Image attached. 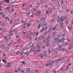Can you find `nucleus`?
Returning a JSON list of instances; mask_svg holds the SVG:
<instances>
[{"label": "nucleus", "instance_id": "obj_1", "mask_svg": "<svg viewBox=\"0 0 73 73\" xmlns=\"http://www.w3.org/2000/svg\"><path fill=\"white\" fill-rule=\"evenodd\" d=\"M62 39L61 40H59L58 41V38L57 37V38H55V41L58 42H61V41L62 42H63L64 41H62Z\"/></svg>", "mask_w": 73, "mask_h": 73}, {"label": "nucleus", "instance_id": "obj_2", "mask_svg": "<svg viewBox=\"0 0 73 73\" xmlns=\"http://www.w3.org/2000/svg\"><path fill=\"white\" fill-rule=\"evenodd\" d=\"M25 54L23 53V52H22L21 53V57H24L25 56Z\"/></svg>", "mask_w": 73, "mask_h": 73}, {"label": "nucleus", "instance_id": "obj_3", "mask_svg": "<svg viewBox=\"0 0 73 73\" xmlns=\"http://www.w3.org/2000/svg\"><path fill=\"white\" fill-rule=\"evenodd\" d=\"M54 63V61H49V64H50V66H52V64Z\"/></svg>", "mask_w": 73, "mask_h": 73}, {"label": "nucleus", "instance_id": "obj_4", "mask_svg": "<svg viewBox=\"0 0 73 73\" xmlns=\"http://www.w3.org/2000/svg\"><path fill=\"white\" fill-rule=\"evenodd\" d=\"M48 32H49V33H50L51 32V29H50V30H49L47 32L45 33L44 34V35H46Z\"/></svg>", "mask_w": 73, "mask_h": 73}, {"label": "nucleus", "instance_id": "obj_5", "mask_svg": "<svg viewBox=\"0 0 73 73\" xmlns=\"http://www.w3.org/2000/svg\"><path fill=\"white\" fill-rule=\"evenodd\" d=\"M61 35H62V33H59V35H57V38L58 37V38L59 37V36H61Z\"/></svg>", "mask_w": 73, "mask_h": 73}, {"label": "nucleus", "instance_id": "obj_6", "mask_svg": "<svg viewBox=\"0 0 73 73\" xmlns=\"http://www.w3.org/2000/svg\"><path fill=\"white\" fill-rule=\"evenodd\" d=\"M65 9L66 10V12H68L69 11V10L68 9L67 7H65Z\"/></svg>", "mask_w": 73, "mask_h": 73}, {"label": "nucleus", "instance_id": "obj_7", "mask_svg": "<svg viewBox=\"0 0 73 73\" xmlns=\"http://www.w3.org/2000/svg\"><path fill=\"white\" fill-rule=\"evenodd\" d=\"M9 5H10V6H12V8L14 6V5H13V3H11Z\"/></svg>", "mask_w": 73, "mask_h": 73}, {"label": "nucleus", "instance_id": "obj_8", "mask_svg": "<svg viewBox=\"0 0 73 73\" xmlns=\"http://www.w3.org/2000/svg\"><path fill=\"white\" fill-rule=\"evenodd\" d=\"M40 46H39L38 47V49L37 50V51L38 52H39L40 51Z\"/></svg>", "mask_w": 73, "mask_h": 73}, {"label": "nucleus", "instance_id": "obj_9", "mask_svg": "<svg viewBox=\"0 0 73 73\" xmlns=\"http://www.w3.org/2000/svg\"><path fill=\"white\" fill-rule=\"evenodd\" d=\"M59 49L60 50H62V48H61V46H59Z\"/></svg>", "mask_w": 73, "mask_h": 73}, {"label": "nucleus", "instance_id": "obj_10", "mask_svg": "<svg viewBox=\"0 0 73 73\" xmlns=\"http://www.w3.org/2000/svg\"><path fill=\"white\" fill-rule=\"evenodd\" d=\"M61 21H62V22L63 20H64V17H61Z\"/></svg>", "mask_w": 73, "mask_h": 73}, {"label": "nucleus", "instance_id": "obj_11", "mask_svg": "<svg viewBox=\"0 0 73 73\" xmlns=\"http://www.w3.org/2000/svg\"><path fill=\"white\" fill-rule=\"evenodd\" d=\"M10 65H11V64L10 63L8 64L7 65H6V67H7V68H9V66H10Z\"/></svg>", "mask_w": 73, "mask_h": 73}, {"label": "nucleus", "instance_id": "obj_12", "mask_svg": "<svg viewBox=\"0 0 73 73\" xmlns=\"http://www.w3.org/2000/svg\"><path fill=\"white\" fill-rule=\"evenodd\" d=\"M50 34H49L48 35V37L47 38V40H48L50 38Z\"/></svg>", "mask_w": 73, "mask_h": 73}, {"label": "nucleus", "instance_id": "obj_13", "mask_svg": "<svg viewBox=\"0 0 73 73\" xmlns=\"http://www.w3.org/2000/svg\"><path fill=\"white\" fill-rule=\"evenodd\" d=\"M49 42H50V41L48 40L46 42V44H49Z\"/></svg>", "mask_w": 73, "mask_h": 73}, {"label": "nucleus", "instance_id": "obj_14", "mask_svg": "<svg viewBox=\"0 0 73 73\" xmlns=\"http://www.w3.org/2000/svg\"><path fill=\"white\" fill-rule=\"evenodd\" d=\"M61 20V19L60 18H59V16H58V22H60V21Z\"/></svg>", "mask_w": 73, "mask_h": 73}, {"label": "nucleus", "instance_id": "obj_15", "mask_svg": "<svg viewBox=\"0 0 73 73\" xmlns=\"http://www.w3.org/2000/svg\"><path fill=\"white\" fill-rule=\"evenodd\" d=\"M61 60H62V59H59V60H57V59H56V62H57V61H61Z\"/></svg>", "mask_w": 73, "mask_h": 73}, {"label": "nucleus", "instance_id": "obj_16", "mask_svg": "<svg viewBox=\"0 0 73 73\" xmlns=\"http://www.w3.org/2000/svg\"><path fill=\"white\" fill-rule=\"evenodd\" d=\"M32 45H33V44H32V43H31L30 44V48H31L32 46Z\"/></svg>", "mask_w": 73, "mask_h": 73}, {"label": "nucleus", "instance_id": "obj_17", "mask_svg": "<svg viewBox=\"0 0 73 73\" xmlns=\"http://www.w3.org/2000/svg\"><path fill=\"white\" fill-rule=\"evenodd\" d=\"M2 61L3 62H4L5 64L7 62V61H6V60H3Z\"/></svg>", "mask_w": 73, "mask_h": 73}, {"label": "nucleus", "instance_id": "obj_18", "mask_svg": "<svg viewBox=\"0 0 73 73\" xmlns=\"http://www.w3.org/2000/svg\"><path fill=\"white\" fill-rule=\"evenodd\" d=\"M62 1H61V4H64V1L63 0H61Z\"/></svg>", "mask_w": 73, "mask_h": 73}, {"label": "nucleus", "instance_id": "obj_19", "mask_svg": "<svg viewBox=\"0 0 73 73\" xmlns=\"http://www.w3.org/2000/svg\"><path fill=\"white\" fill-rule=\"evenodd\" d=\"M49 11L50 12H52V9H50V8H49Z\"/></svg>", "mask_w": 73, "mask_h": 73}, {"label": "nucleus", "instance_id": "obj_20", "mask_svg": "<svg viewBox=\"0 0 73 73\" xmlns=\"http://www.w3.org/2000/svg\"><path fill=\"white\" fill-rule=\"evenodd\" d=\"M21 62H22L23 65H25V62L21 61Z\"/></svg>", "mask_w": 73, "mask_h": 73}, {"label": "nucleus", "instance_id": "obj_21", "mask_svg": "<svg viewBox=\"0 0 73 73\" xmlns=\"http://www.w3.org/2000/svg\"><path fill=\"white\" fill-rule=\"evenodd\" d=\"M49 65L50 66V64H49V63L48 64H45V66H49Z\"/></svg>", "mask_w": 73, "mask_h": 73}, {"label": "nucleus", "instance_id": "obj_22", "mask_svg": "<svg viewBox=\"0 0 73 73\" xmlns=\"http://www.w3.org/2000/svg\"><path fill=\"white\" fill-rule=\"evenodd\" d=\"M72 48H73V47H72V46H71V45H70V47L69 48V49L70 50V49H72Z\"/></svg>", "mask_w": 73, "mask_h": 73}, {"label": "nucleus", "instance_id": "obj_23", "mask_svg": "<svg viewBox=\"0 0 73 73\" xmlns=\"http://www.w3.org/2000/svg\"><path fill=\"white\" fill-rule=\"evenodd\" d=\"M52 45H55V42H52Z\"/></svg>", "mask_w": 73, "mask_h": 73}, {"label": "nucleus", "instance_id": "obj_24", "mask_svg": "<svg viewBox=\"0 0 73 73\" xmlns=\"http://www.w3.org/2000/svg\"><path fill=\"white\" fill-rule=\"evenodd\" d=\"M40 25H41V24H39L38 26V29H39V28H40Z\"/></svg>", "mask_w": 73, "mask_h": 73}, {"label": "nucleus", "instance_id": "obj_25", "mask_svg": "<svg viewBox=\"0 0 73 73\" xmlns=\"http://www.w3.org/2000/svg\"><path fill=\"white\" fill-rule=\"evenodd\" d=\"M27 70L28 71H30V70H31V69H30V68H27Z\"/></svg>", "mask_w": 73, "mask_h": 73}, {"label": "nucleus", "instance_id": "obj_26", "mask_svg": "<svg viewBox=\"0 0 73 73\" xmlns=\"http://www.w3.org/2000/svg\"><path fill=\"white\" fill-rule=\"evenodd\" d=\"M51 29H53L54 31V30H55V27H54V28H52V27H51Z\"/></svg>", "mask_w": 73, "mask_h": 73}, {"label": "nucleus", "instance_id": "obj_27", "mask_svg": "<svg viewBox=\"0 0 73 73\" xmlns=\"http://www.w3.org/2000/svg\"><path fill=\"white\" fill-rule=\"evenodd\" d=\"M53 17H55V13H54L53 14Z\"/></svg>", "mask_w": 73, "mask_h": 73}, {"label": "nucleus", "instance_id": "obj_28", "mask_svg": "<svg viewBox=\"0 0 73 73\" xmlns=\"http://www.w3.org/2000/svg\"><path fill=\"white\" fill-rule=\"evenodd\" d=\"M45 25V23H42V27H43L44 25Z\"/></svg>", "mask_w": 73, "mask_h": 73}, {"label": "nucleus", "instance_id": "obj_29", "mask_svg": "<svg viewBox=\"0 0 73 73\" xmlns=\"http://www.w3.org/2000/svg\"><path fill=\"white\" fill-rule=\"evenodd\" d=\"M26 14H27V15H29V14H30L31 13L29 12L28 11L27 13H26Z\"/></svg>", "mask_w": 73, "mask_h": 73}, {"label": "nucleus", "instance_id": "obj_30", "mask_svg": "<svg viewBox=\"0 0 73 73\" xmlns=\"http://www.w3.org/2000/svg\"><path fill=\"white\" fill-rule=\"evenodd\" d=\"M6 2L7 3H9V1L8 0L6 1Z\"/></svg>", "mask_w": 73, "mask_h": 73}, {"label": "nucleus", "instance_id": "obj_31", "mask_svg": "<svg viewBox=\"0 0 73 73\" xmlns=\"http://www.w3.org/2000/svg\"><path fill=\"white\" fill-rule=\"evenodd\" d=\"M42 38V37H40L39 38H38V40H40Z\"/></svg>", "mask_w": 73, "mask_h": 73}, {"label": "nucleus", "instance_id": "obj_32", "mask_svg": "<svg viewBox=\"0 0 73 73\" xmlns=\"http://www.w3.org/2000/svg\"><path fill=\"white\" fill-rule=\"evenodd\" d=\"M40 2L41 3H44V1L42 0H41V1H40Z\"/></svg>", "mask_w": 73, "mask_h": 73}, {"label": "nucleus", "instance_id": "obj_33", "mask_svg": "<svg viewBox=\"0 0 73 73\" xmlns=\"http://www.w3.org/2000/svg\"><path fill=\"white\" fill-rule=\"evenodd\" d=\"M27 23H28V22H27V21H26L25 22V25H27Z\"/></svg>", "mask_w": 73, "mask_h": 73}, {"label": "nucleus", "instance_id": "obj_34", "mask_svg": "<svg viewBox=\"0 0 73 73\" xmlns=\"http://www.w3.org/2000/svg\"><path fill=\"white\" fill-rule=\"evenodd\" d=\"M48 5H47L46 4V5H45V7L46 8H48Z\"/></svg>", "mask_w": 73, "mask_h": 73}, {"label": "nucleus", "instance_id": "obj_35", "mask_svg": "<svg viewBox=\"0 0 73 73\" xmlns=\"http://www.w3.org/2000/svg\"><path fill=\"white\" fill-rule=\"evenodd\" d=\"M37 5H38V4H39V2L38 1L37 2Z\"/></svg>", "mask_w": 73, "mask_h": 73}, {"label": "nucleus", "instance_id": "obj_36", "mask_svg": "<svg viewBox=\"0 0 73 73\" xmlns=\"http://www.w3.org/2000/svg\"><path fill=\"white\" fill-rule=\"evenodd\" d=\"M24 20H23V19H21V21H22V23H23L24 22V21H23Z\"/></svg>", "mask_w": 73, "mask_h": 73}, {"label": "nucleus", "instance_id": "obj_37", "mask_svg": "<svg viewBox=\"0 0 73 73\" xmlns=\"http://www.w3.org/2000/svg\"><path fill=\"white\" fill-rule=\"evenodd\" d=\"M19 51H18V52H17L16 54H19Z\"/></svg>", "mask_w": 73, "mask_h": 73}, {"label": "nucleus", "instance_id": "obj_38", "mask_svg": "<svg viewBox=\"0 0 73 73\" xmlns=\"http://www.w3.org/2000/svg\"><path fill=\"white\" fill-rule=\"evenodd\" d=\"M71 28V27H69V26H68V29H70Z\"/></svg>", "mask_w": 73, "mask_h": 73}, {"label": "nucleus", "instance_id": "obj_39", "mask_svg": "<svg viewBox=\"0 0 73 73\" xmlns=\"http://www.w3.org/2000/svg\"><path fill=\"white\" fill-rule=\"evenodd\" d=\"M43 21H45V18H44L43 19Z\"/></svg>", "mask_w": 73, "mask_h": 73}, {"label": "nucleus", "instance_id": "obj_40", "mask_svg": "<svg viewBox=\"0 0 73 73\" xmlns=\"http://www.w3.org/2000/svg\"><path fill=\"white\" fill-rule=\"evenodd\" d=\"M18 70H19L20 71H21V70L19 68H18Z\"/></svg>", "mask_w": 73, "mask_h": 73}, {"label": "nucleus", "instance_id": "obj_41", "mask_svg": "<svg viewBox=\"0 0 73 73\" xmlns=\"http://www.w3.org/2000/svg\"><path fill=\"white\" fill-rule=\"evenodd\" d=\"M38 35V32H37L36 35Z\"/></svg>", "mask_w": 73, "mask_h": 73}, {"label": "nucleus", "instance_id": "obj_42", "mask_svg": "<svg viewBox=\"0 0 73 73\" xmlns=\"http://www.w3.org/2000/svg\"><path fill=\"white\" fill-rule=\"evenodd\" d=\"M12 34H13V33L12 32H11L10 33V35H12Z\"/></svg>", "mask_w": 73, "mask_h": 73}, {"label": "nucleus", "instance_id": "obj_43", "mask_svg": "<svg viewBox=\"0 0 73 73\" xmlns=\"http://www.w3.org/2000/svg\"><path fill=\"white\" fill-rule=\"evenodd\" d=\"M10 23L11 24H12V21L11 20H10Z\"/></svg>", "mask_w": 73, "mask_h": 73}, {"label": "nucleus", "instance_id": "obj_44", "mask_svg": "<svg viewBox=\"0 0 73 73\" xmlns=\"http://www.w3.org/2000/svg\"><path fill=\"white\" fill-rule=\"evenodd\" d=\"M33 36H35V32H34L33 33Z\"/></svg>", "mask_w": 73, "mask_h": 73}, {"label": "nucleus", "instance_id": "obj_45", "mask_svg": "<svg viewBox=\"0 0 73 73\" xmlns=\"http://www.w3.org/2000/svg\"><path fill=\"white\" fill-rule=\"evenodd\" d=\"M15 71L16 73H17V72H18V71H17V70H15Z\"/></svg>", "mask_w": 73, "mask_h": 73}, {"label": "nucleus", "instance_id": "obj_46", "mask_svg": "<svg viewBox=\"0 0 73 73\" xmlns=\"http://www.w3.org/2000/svg\"><path fill=\"white\" fill-rule=\"evenodd\" d=\"M25 31V30L24 31H23V33H26V32H25V31Z\"/></svg>", "mask_w": 73, "mask_h": 73}, {"label": "nucleus", "instance_id": "obj_47", "mask_svg": "<svg viewBox=\"0 0 73 73\" xmlns=\"http://www.w3.org/2000/svg\"><path fill=\"white\" fill-rule=\"evenodd\" d=\"M46 39H44V40L43 42H45V41H46Z\"/></svg>", "mask_w": 73, "mask_h": 73}, {"label": "nucleus", "instance_id": "obj_48", "mask_svg": "<svg viewBox=\"0 0 73 73\" xmlns=\"http://www.w3.org/2000/svg\"><path fill=\"white\" fill-rule=\"evenodd\" d=\"M60 26H61V27H62H62H62V23H61Z\"/></svg>", "mask_w": 73, "mask_h": 73}, {"label": "nucleus", "instance_id": "obj_49", "mask_svg": "<svg viewBox=\"0 0 73 73\" xmlns=\"http://www.w3.org/2000/svg\"><path fill=\"white\" fill-rule=\"evenodd\" d=\"M60 70L61 71H62V70H63V68H61L60 69Z\"/></svg>", "mask_w": 73, "mask_h": 73}, {"label": "nucleus", "instance_id": "obj_50", "mask_svg": "<svg viewBox=\"0 0 73 73\" xmlns=\"http://www.w3.org/2000/svg\"><path fill=\"white\" fill-rule=\"evenodd\" d=\"M28 47H26V48H25V49L27 50V49H28Z\"/></svg>", "mask_w": 73, "mask_h": 73}, {"label": "nucleus", "instance_id": "obj_51", "mask_svg": "<svg viewBox=\"0 0 73 73\" xmlns=\"http://www.w3.org/2000/svg\"><path fill=\"white\" fill-rule=\"evenodd\" d=\"M49 44H48L46 46V47H49Z\"/></svg>", "mask_w": 73, "mask_h": 73}, {"label": "nucleus", "instance_id": "obj_52", "mask_svg": "<svg viewBox=\"0 0 73 73\" xmlns=\"http://www.w3.org/2000/svg\"><path fill=\"white\" fill-rule=\"evenodd\" d=\"M19 42H20V39H19L18 40Z\"/></svg>", "mask_w": 73, "mask_h": 73}, {"label": "nucleus", "instance_id": "obj_53", "mask_svg": "<svg viewBox=\"0 0 73 73\" xmlns=\"http://www.w3.org/2000/svg\"><path fill=\"white\" fill-rule=\"evenodd\" d=\"M2 13V12H0V15H3V13Z\"/></svg>", "mask_w": 73, "mask_h": 73}, {"label": "nucleus", "instance_id": "obj_54", "mask_svg": "<svg viewBox=\"0 0 73 73\" xmlns=\"http://www.w3.org/2000/svg\"><path fill=\"white\" fill-rule=\"evenodd\" d=\"M23 46V44H21V45L20 47H22Z\"/></svg>", "mask_w": 73, "mask_h": 73}, {"label": "nucleus", "instance_id": "obj_55", "mask_svg": "<svg viewBox=\"0 0 73 73\" xmlns=\"http://www.w3.org/2000/svg\"><path fill=\"white\" fill-rule=\"evenodd\" d=\"M29 37V35H28L27 36V38H28V37Z\"/></svg>", "mask_w": 73, "mask_h": 73}, {"label": "nucleus", "instance_id": "obj_56", "mask_svg": "<svg viewBox=\"0 0 73 73\" xmlns=\"http://www.w3.org/2000/svg\"><path fill=\"white\" fill-rule=\"evenodd\" d=\"M46 14H48V11H47L46 12Z\"/></svg>", "mask_w": 73, "mask_h": 73}, {"label": "nucleus", "instance_id": "obj_57", "mask_svg": "<svg viewBox=\"0 0 73 73\" xmlns=\"http://www.w3.org/2000/svg\"><path fill=\"white\" fill-rule=\"evenodd\" d=\"M5 17V15H3V16H2V17L4 18V17Z\"/></svg>", "mask_w": 73, "mask_h": 73}, {"label": "nucleus", "instance_id": "obj_58", "mask_svg": "<svg viewBox=\"0 0 73 73\" xmlns=\"http://www.w3.org/2000/svg\"><path fill=\"white\" fill-rule=\"evenodd\" d=\"M11 11H12V12H13V11H14V9H13L12 10H11Z\"/></svg>", "mask_w": 73, "mask_h": 73}, {"label": "nucleus", "instance_id": "obj_59", "mask_svg": "<svg viewBox=\"0 0 73 73\" xmlns=\"http://www.w3.org/2000/svg\"><path fill=\"white\" fill-rule=\"evenodd\" d=\"M2 26H4V24L3 23H2Z\"/></svg>", "mask_w": 73, "mask_h": 73}, {"label": "nucleus", "instance_id": "obj_60", "mask_svg": "<svg viewBox=\"0 0 73 73\" xmlns=\"http://www.w3.org/2000/svg\"><path fill=\"white\" fill-rule=\"evenodd\" d=\"M6 54H4L3 55V56H6Z\"/></svg>", "mask_w": 73, "mask_h": 73}, {"label": "nucleus", "instance_id": "obj_61", "mask_svg": "<svg viewBox=\"0 0 73 73\" xmlns=\"http://www.w3.org/2000/svg\"><path fill=\"white\" fill-rule=\"evenodd\" d=\"M42 54H41V55H40V57H42Z\"/></svg>", "mask_w": 73, "mask_h": 73}, {"label": "nucleus", "instance_id": "obj_62", "mask_svg": "<svg viewBox=\"0 0 73 73\" xmlns=\"http://www.w3.org/2000/svg\"><path fill=\"white\" fill-rule=\"evenodd\" d=\"M71 14H73V11H72L71 12Z\"/></svg>", "mask_w": 73, "mask_h": 73}, {"label": "nucleus", "instance_id": "obj_63", "mask_svg": "<svg viewBox=\"0 0 73 73\" xmlns=\"http://www.w3.org/2000/svg\"><path fill=\"white\" fill-rule=\"evenodd\" d=\"M2 30H3L2 29H1V28L0 27V31H2Z\"/></svg>", "mask_w": 73, "mask_h": 73}, {"label": "nucleus", "instance_id": "obj_64", "mask_svg": "<svg viewBox=\"0 0 73 73\" xmlns=\"http://www.w3.org/2000/svg\"><path fill=\"white\" fill-rule=\"evenodd\" d=\"M54 21V19L52 20V22H53V21Z\"/></svg>", "mask_w": 73, "mask_h": 73}]
</instances>
